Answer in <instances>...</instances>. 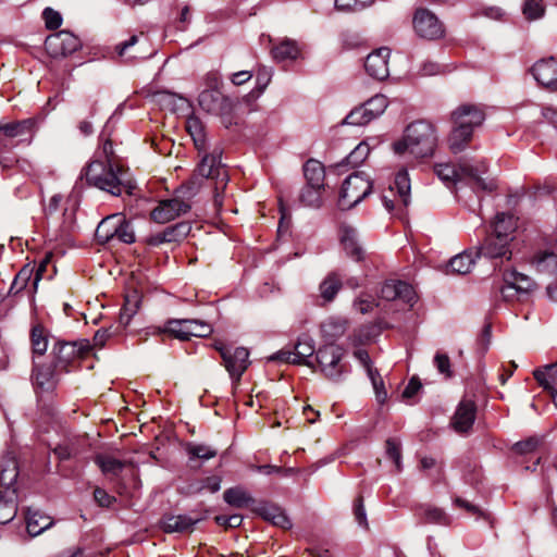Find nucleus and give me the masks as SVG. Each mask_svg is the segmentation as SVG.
<instances>
[{"label": "nucleus", "instance_id": "27", "mask_svg": "<svg viewBox=\"0 0 557 557\" xmlns=\"http://www.w3.org/2000/svg\"><path fill=\"white\" fill-rule=\"evenodd\" d=\"M532 267L544 274L557 273V253L552 250H539L531 260Z\"/></svg>", "mask_w": 557, "mask_h": 557}, {"label": "nucleus", "instance_id": "24", "mask_svg": "<svg viewBox=\"0 0 557 557\" xmlns=\"http://www.w3.org/2000/svg\"><path fill=\"white\" fill-rule=\"evenodd\" d=\"M223 499L227 505L237 509L252 508L256 504L251 493L242 485L226 488L223 493Z\"/></svg>", "mask_w": 557, "mask_h": 557}, {"label": "nucleus", "instance_id": "1", "mask_svg": "<svg viewBox=\"0 0 557 557\" xmlns=\"http://www.w3.org/2000/svg\"><path fill=\"white\" fill-rule=\"evenodd\" d=\"M83 176L88 185L104 190L113 196H121L123 191L131 195L132 189L135 188V184L128 171L115 163L114 160L91 161L85 168Z\"/></svg>", "mask_w": 557, "mask_h": 557}, {"label": "nucleus", "instance_id": "55", "mask_svg": "<svg viewBox=\"0 0 557 557\" xmlns=\"http://www.w3.org/2000/svg\"><path fill=\"white\" fill-rule=\"evenodd\" d=\"M386 455L394 461L397 471L401 470L400 442L395 438L386 441Z\"/></svg>", "mask_w": 557, "mask_h": 557}, {"label": "nucleus", "instance_id": "48", "mask_svg": "<svg viewBox=\"0 0 557 557\" xmlns=\"http://www.w3.org/2000/svg\"><path fill=\"white\" fill-rule=\"evenodd\" d=\"M323 187H315L311 185H306L300 194L299 201L301 205L306 207L318 208L321 206V190Z\"/></svg>", "mask_w": 557, "mask_h": 557}, {"label": "nucleus", "instance_id": "20", "mask_svg": "<svg viewBox=\"0 0 557 557\" xmlns=\"http://www.w3.org/2000/svg\"><path fill=\"white\" fill-rule=\"evenodd\" d=\"M339 240L346 255L355 261L364 258V249L358 240V232L351 225L343 223L339 227Z\"/></svg>", "mask_w": 557, "mask_h": 557}, {"label": "nucleus", "instance_id": "35", "mask_svg": "<svg viewBox=\"0 0 557 557\" xmlns=\"http://www.w3.org/2000/svg\"><path fill=\"white\" fill-rule=\"evenodd\" d=\"M53 521L50 517L39 513L38 511H27L26 530L30 536L41 534L46 529L50 528Z\"/></svg>", "mask_w": 557, "mask_h": 557}, {"label": "nucleus", "instance_id": "57", "mask_svg": "<svg viewBox=\"0 0 557 557\" xmlns=\"http://www.w3.org/2000/svg\"><path fill=\"white\" fill-rule=\"evenodd\" d=\"M42 17L45 20V23H46V27L48 29H57L61 26L62 24V16L61 14L51 9V8H46L42 12Z\"/></svg>", "mask_w": 557, "mask_h": 557}, {"label": "nucleus", "instance_id": "36", "mask_svg": "<svg viewBox=\"0 0 557 557\" xmlns=\"http://www.w3.org/2000/svg\"><path fill=\"white\" fill-rule=\"evenodd\" d=\"M307 185L324 187L325 171L321 162L310 159L304 165Z\"/></svg>", "mask_w": 557, "mask_h": 557}, {"label": "nucleus", "instance_id": "18", "mask_svg": "<svg viewBox=\"0 0 557 557\" xmlns=\"http://www.w3.org/2000/svg\"><path fill=\"white\" fill-rule=\"evenodd\" d=\"M535 81L544 88L557 90V61L554 58L537 61L531 69Z\"/></svg>", "mask_w": 557, "mask_h": 557}, {"label": "nucleus", "instance_id": "25", "mask_svg": "<svg viewBox=\"0 0 557 557\" xmlns=\"http://www.w3.org/2000/svg\"><path fill=\"white\" fill-rule=\"evenodd\" d=\"M321 336L326 343L325 345H334V343L341 338L347 330V321L342 318L331 317L322 322Z\"/></svg>", "mask_w": 557, "mask_h": 557}, {"label": "nucleus", "instance_id": "7", "mask_svg": "<svg viewBox=\"0 0 557 557\" xmlns=\"http://www.w3.org/2000/svg\"><path fill=\"white\" fill-rule=\"evenodd\" d=\"M345 351L337 345H323L315 352L320 371L330 380L338 382L348 373V366L343 362Z\"/></svg>", "mask_w": 557, "mask_h": 557}, {"label": "nucleus", "instance_id": "52", "mask_svg": "<svg viewBox=\"0 0 557 557\" xmlns=\"http://www.w3.org/2000/svg\"><path fill=\"white\" fill-rule=\"evenodd\" d=\"M32 275H33V269L29 268L28 265L23 267L18 271V273L15 275V277L10 286L9 294L10 295L17 294L21 290H23L27 286L28 281L30 280Z\"/></svg>", "mask_w": 557, "mask_h": 557}, {"label": "nucleus", "instance_id": "29", "mask_svg": "<svg viewBox=\"0 0 557 557\" xmlns=\"http://www.w3.org/2000/svg\"><path fill=\"white\" fill-rule=\"evenodd\" d=\"M60 371V367H57V362L53 364L38 366L36 362L34 363V379L37 385L40 387H51L53 386L58 379L57 373Z\"/></svg>", "mask_w": 557, "mask_h": 557}, {"label": "nucleus", "instance_id": "50", "mask_svg": "<svg viewBox=\"0 0 557 557\" xmlns=\"http://www.w3.org/2000/svg\"><path fill=\"white\" fill-rule=\"evenodd\" d=\"M387 98L384 95H375L363 103L370 119L374 120L380 116L387 108Z\"/></svg>", "mask_w": 557, "mask_h": 557}, {"label": "nucleus", "instance_id": "51", "mask_svg": "<svg viewBox=\"0 0 557 557\" xmlns=\"http://www.w3.org/2000/svg\"><path fill=\"white\" fill-rule=\"evenodd\" d=\"M114 238L124 244H133L136 240L132 223L127 221L123 215H121V221L116 223V235H114Z\"/></svg>", "mask_w": 557, "mask_h": 557}, {"label": "nucleus", "instance_id": "44", "mask_svg": "<svg viewBox=\"0 0 557 557\" xmlns=\"http://www.w3.org/2000/svg\"><path fill=\"white\" fill-rule=\"evenodd\" d=\"M203 178L196 173L183 185H181L175 193L184 200L190 202L202 187Z\"/></svg>", "mask_w": 557, "mask_h": 557}, {"label": "nucleus", "instance_id": "3", "mask_svg": "<svg viewBox=\"0 0 557 557\" xmlns=\"http://www.w3.org/2000/svg\"><path fill=\"white\" fill-rule=\"evenodd\" d=\"M454 128L448 137V147L453 153L461 152L472 138L475 127L480 126L485 114L476 104H461L453 113Z\"/></svg>", "mask_w": 557, "mask_h": 557}, {"label": "nucleus", "instance_id": "42", "mask_svg": "<svg viewBox=\"0 0 557 557\" xmlns=\"http://www.w3.org/2000/svg\"><path fill=\"white\" fill-rule=\"evenodd\" d=\"M35 125L34 120L26 119L22 121L0 124V132L8 137H17L29 133Z\"/></svg>", "mask_w": 557, "mask_h": 557}, {"label": "nucleus", "instance_id": "22", "mask_svg": "<svg viewBox=\"0 0 557 557\" xmlns=\"http://www.w3.org/2000/svg\"><path fill=\"white\" fill-rule=\"evenodd\" d=\"M517 230V221L511 214L497 213L491 225V232L487 235L495 236L498 239L513 240V233Z\"/></svg>", "mask_w": 557, "mask_h": 557}, {"label": "nucleus", "instance_id": "2", "mask_svg": "<svg viewBox=\"0 0 557 557\" xmlns=\"http://www.w3.org/2000/svg\"><path fill=\"white\" fill-rule=\"evenodd\" d=\"M437 146V134L433 124L426 121H416L407 126L404 138L393 145L395 153L409 152L414 158H425L433 154Z\"/></svg>", "mask_w": 557, "mask_h": 557}, {"label": "nucleus", "instance_id": "15", "mask_svg": "<svg viewBox=\"0 0 557 557\" xmlns=\"http://www.w3.org/2000/svg\"><path fill=\"white\" fill-rule=\"evenodd\" d=\"M389 55L391 50L387 47H381L369 53L364 61V69L367 73L379 81L387 78L389 75Z\"/></svg>", "mask_w": 557, "mask_h": 557}, {"label": "nucleus", "instance_id": "5", "mask_svg": "<svg viewBox=\"0 0 557 557\" xmlns=\"http://www.w3.org/2000/svg\"><path fill=\"white\" fill-rule=\"evenodd\" d=\"M197 175L203 180L214 182V203L221 207L223 203V191L228 183V172L221 163V151L215 149L212 153L205 154L197 168Z\"/></svg>", "mask_w": 557, "mask_h": 557}, {"label": "nucleus", "instance_id": "60", "mask_svg": "<svg viewBox=\"0 0 557 557\" xmlns=\"http://www.w3.org/2000/svg\"><path fill=\"white\" fill-rule=\"evenodd\" d=\"M221 482L222 479L219 475L207 476L200 482V485L197 488V491L200 492L206 490L210 493H216L221 487Z\"/></svg>", "mask_w": 557, "mask_h": 557}, {"label": "nucleus", "instance_id": "4", "mask_svg": "<svg viewBox=\"0 0 557 557\" xmlns=\"http://www.w3.org/2000/svg\"><path fill=\"white\" fill-rule=\"evenodd\" d=\"M486 171L484 162L480 163V166H473L468 162H461L458 166L451 163H438L434 166V172L438 178L444 182L447 186L455 185L458 182L469 180L473 182V188L485 191H493L496 188L494 182H485L480 173Z\"/></svg>", "mask_w": 557, "mask_h": 557}, {"label": "nucleus", "instance_id": "28", "mask_svg": "<svg viewBox=\"0 0 557 557\" xmlns=\"http://www.w3.org/2000/svg\"><path fill=\"white\" fill-rule=\"evenodd\" d=\"M293 351V364H305L312 367V362L309 360V358L314 354L315 347L314 341L311 337L307 335L299 337Z\"/></svg>", "mask_w": 557, "mask_h": 557}, {"label": "nucleus", "instance_id": "32", "mask_svg": "<svg viewBox=\"0 0 557 557\" xmlns=\"http://www.w3.org/2000/svg\"><path fill=\"white\" fill-rule=\"evenodd\" d=\"M17 512L15 491L7 490L0 494V523L5 524L14 519Z\"/></svg>", "mask_w": 557, "mask_h": 557}, {"label": "nucleus", "instance_id": "9", "mask_svg": "<svg viewBox=\"0 0 557 557\" xmlns=\"http://www.w3.org/2000/svg\"><path fill=\"white\" fill-rule=\"evenodd\" d=\"M412 24L416 34L423 39L436 40L445 33L442 22L426 9H418L414 12Z\"/></svg>", "mask_w": 557, "mask_h": 557}, {"label": "nucleus", "instance_id": "33", "mask_svg": "<svg viewBox=\"0 0 557 557\" xmlns=\"http://www.w3.org/2000/svg\"><path fill=\"white\" fill-rule=\"evenodd\" d=\"M274 60L282 62L286 60H296L300 54V48L297 41L285 38L271 49Z\"/></svg>", "mask_w": 557, "mask_h": 557}, {"label": "nucleus", "instance_id": "11", "mask_svg": "<svg viewBox=\"0 0 557 557\" xmlns=\"http://www.w3.org/2000/svg\"><path fill=\"white\" fill-rule=\"evenodd\" d=\"M190 202L181 198L176 193L170 199L159 202L151 211L150 216L157 223H168L190 210Z\"/></svg>", "mask_w": 557, "mask_h": 557}, {"label": "nucleus", "instance_id": "34", "mask_svg": "<svg viewBox=\"0 0 557 557\" xmlns=\"http://www.w3.org/2000/svg\"><path fill=\"white\" fill-rule=\"evenodd\" d=\"M416 516L420 519L419 523L448 524L447 515L437 507L421 505L416 509Z\"/></svg>", "mask_w": 557, "mask_h": 557}, {"label": "nucleus", "instance_id": "43", "mask_svg": "<svg viewBox=\"0 0 557 557\" xmlns=\"http://www.w3.org/2000/svg\"><path fill=\"white\" fill-rule=\"evenodd\" d=\"M138 41H139L138 36H136V35L131 36L129 39L115 46L116 54L125 61H133V60H137V59L147 58V55H145L141 52H137V51L132 52L131 51ZM150 55H151V53L148 54V57H150Z\"/></svg>", "mask_w": 557, "mask_h": 557}, {"label": "nucleus", "instance_id": "40", "mask_svg": "<svg viewBox=\"0 0 557 557\" xmlns=\"http://www.w3.org/2000/svg\"><path fill=\"white\" fill-rule=\"evenodd\" d=\"M342 288V280L335 273H330L320 284V294L325 301H332Z\"/></svg>", "mask_w": 557, "mask_h": 557}, {"label": "nucleus", "instance_id": "38", "mask_svg": "<svg viewBox=\"0 0 557 557\" xmlns=\"http://www.w3.org/2000/svg\"><path fill=\"white\" fill-rule=\"evenodd\" d=\"M475 251H463L450 259L448 269L453 273L467 274L475 263Z\"/></svg>", "mask_w": 557, "mask_h": 557}, {"label": "nucleus", "instance_id": "41", "mask_svg": "<svg viewBox=\"0 0 557 557\" xmlns=\"http://www.w3.org/2000/svg\"><path fill=\"white\" fill-rule=\"evenodd\" d=\"M533 376L544 389L553 392V385L557 381V362L546 366L543 370H534Z\"/></svg>", "mask_w": 557, "mask_h": 557}, {"label": "nucleus", "instance_id": "31", "mask_svg": "<svg viewBox=\"0 0 557 557\" xmlns=\"http://www.w3.org/2000/svg\"><path fill=\"white\" fill-rule=\"evenodd\" d=\"M94 462L100 468L101 472L111 478H117L125 467V462L107 454H97Z\"/></svg>", "mask_w": 557, "mask_h": 557}, {"label": "nucleus", "instance_id": "37", "mask_svg": "<svg viewBox=\"0 0 557 557\" xmlns=\"http://www.w3.org/2000/svg\"><path fill=\"white\" fill-rule=\"evenodd\" d=\"M121 221V214H112L104 218L96 228V238L99 243L106 244L116 235V223Z\"/></svg>", "mask_w": 557, "mask_h": 557}, {"label": "nucleus", "instance_id": "12", "mask_svg": "<svg viewBox=\"0 0 557 557\" xmlns=\"http://www.w3.org/2000/svg\"><path fill=\"white\" fill-rule=\"evenodd\" d=\"M90 349L88 341L79 343H60L54 347L57 367L67 372L69 367L78 358H83Z\"/></svg>", "mask_w": 557, "mask_h": 557}, {"label": "nucleus", "instance_id": "63", "mask_svg": "<svg viewBox=\"0 0 557 557\" xmlns=\"http://www.w3.org/2000/svg\"><path fill=\"white\" fill-rule=\"evenodd\" d=\"M94 498L96 503L101 507H110L114 502L115 497L109 495L103 488L96 487L94 491Z\"/></svg>", "mask_w": 557, "mask_h": 557}, {"label": "nucleus", "instance_id": "13", "mask_svg": "<svg viewBox=\"0 0 557 557\" xmlns=\"http://www.w3.org/2000/svg\"><path fill=\"white\" fill-rule=\"evenodd\" d=\"M223 364L234 384H238L243 374L250 364L249 351L245 347L232 348L223 352Z\"/></svg>", "mask_w": 557, "mask_h": 557}, {"label": "nucleus", "instance_id": "54", "mask_svg": "<svg viewBox=\"0 0 557 557\" xmlns=\"http://www.w3.org/2000/svg\"><path fill=\"white\" fill-rule=\"evenodd\" d=\"M369 153V145L362 141L347 156L346 162L348 165L358 166L368 158Z\"/></svg>", "mask_w": 557, "mask_h": 557}, {"label": "nucleus", "instance_id": "19", "mask_svg": "<svg viewBox=\"0 0 557 557\" xmlns=\"http://www.w3.org/2000/svg\"><path fill=\"white\" fill-rule=\"evenodd\" d=\"M381 297L385 300L400 299L406 304L412 305L416 293L413 287L406 282L388 280L381 288Z\"/></svg>", "mask_w": 557, "mask_h": 557}, {"label": "nucleus", "instance_id": "62", "mask_svg": "<svg viewBox=\"0 0 557 557\" xmlns=\"http://www.w3.org/2000/svg\"><path fill=\"white\" fill-rule=\"evenodd\" d=\"M434 364L440 373L445 374L447 377L451 375L450 360L446 354L437 352L434 357Z\"/></svg>", "mask_w": 557, "mask_h": 557}, {"label": "nucleus", "instance_id": "61", "mask_svg": "<svg viewBox=\"0 0 557 557\" xmlns=\"http://www.w3.org/2000/svg\"><path fill=\"white\" fill-rule=\"evenodd\" d=\"M354 513L355 519L358 522L359 525L363 528H368V520H367V513L363 506V498L362 496H359L354 504Z\"/></svg>", "mask_w": 557, "mask_h": 557}, {"label": "nucleus", "instance_id": "10", "mask_svg": "<svg viewBox=\"0 0 557 557\" xmlns=\"http://www.w3.org/2000/svg\"><path fill=\"white\" fill-rule=\"evenodd\" d=\"M81 47V40L67 30H60L49 35L45 40V48L52 58H63L72 54Z\"/></svg>", "mask_w": 557, "mask_h": 557}, {"label": "nucleus", "instance_id": "56", "mask_svg": "<svg viewBox=\"0 0 557 557\" xmlns=\"http://www.w3.org/2000/svg\"><path fill=\"white\" fill-rule=\"evenodd\" d=\"M375 305V299L369 294H361L354 301V308L362 314L371 312Z\"/></svg>", "mask_w": 557, "mask_h": 557}, {"label": "nucleus", "instance_id": "39", "mask_svg": "<svg viewBox=\"0 0 557 557\" xmlns=\"http://www.w3.org/2000/svg\"><path fill=\"white\" fill-rule=\"evenodd\" d=\"M186 131L191 136L196 148L199 151L206 148L205 126L199 117L191 115L186 120Z\"/></svg>", "mask_w": 557, "mask_h": 557}, {"label": "nucleus", "instance_id": "6", "mask_svg": "<svg viewBox=\"0 0 557 557\" xmlns=\"http://www.w3.org/2000/svg\"><path fill=\"white\" fill-rule=\"evenodd\" d=\"M372 181L366 173L356 172L343 183L338 197V207L349 210L361 202L372 193Z\"/></svg>", "mask_w": 557, "mask_h": 557}, {"label": "nucleus", "instance_id": "26", "mask_svg": "<svg viewBox=\"0 0 557 557\" xmlns=\"http://www.w3.org/2000/svg\"><path fill=\"white\" fill-rule=\"evenodd\" d=\"M201 520V518H193L187 515H171L166 516L162 520V529L166 533L174 532H188Z\"/></svg>", "mask_w": 557, "mask_h": 557}, {"label": "nucleus", "instance_id": "49", "mask_svg": "<svg viewBox=\"0 0 557 557\" xmlns=\"http://www.w3.org/2000/svg\"><path fill=\"white\" fill-rule=\"evenodd\" d=\"M185 449L190 459L209 460L216 456L215 449L203 444L188 443Z\"/></svg>", "mask_w": 557, "mask_h": 557}, {"label": "nucleus", "instance_id": "21", "mask_svg": "<svg viewBox=\"0 0 557 557\" xmlns=\"http://www.w3.org/2000/svg\"><path fill=\"white\" fill-rule=\"evenodd\" d=\"M475 413L476 406L474 401L470 399L460 401L451 422L454 430L458 433L468 432L475 420Z\"/></svg>", "mask_w": 557, "mask_h": 557}, {"label": "nucleus", "instance_id": "14", "mask_svg": "<svg viewBox=\"0 0 557 557\" xmlns=\"http://www.w3.org/2000/svg\"><path fill=\"white\" fill-rule=\"evenodd\" d=\"M199 106L212 114H225L232 109V100L225 97L219 88H206L199 94Z\"/></svg>", "mask_w": 557, "mask_h": 557}, {"label": "nucleus", "instance_id": "30", "mask_svg": "<svg viewBox=\"0 0 557 557\" xmlns=\"http://www.w3.org/2000/svg\"><path fill=\"white\" fill-rule=\"evenodd\" d=\"M410 189L411 185L408 173L403 169L396 174L394 186L389 187V193L394 195L396 190L397 201L407 207L410 202Z\"/></svg>", "mask_w": 557, "mask_h": 557}, {"label": "nucleus", "instance_id": "59", "mask_svg": "<svg viewBox=\"0 0 557 557\" xmlns=\"http://www.w3.org/2000/svg\"><path fill=\"white\" fill-rule=\"evenodd\" d=\"M541 444V440L537 437H530L525 441H521L515 444L513 449L518 454H528L535 450Z\"/></svg>", "mask_w": 557, "mask_h": 557}, {"label": "nucleus", "instance_id": "45", "mask_svg": "<svg viewBox=\"0 0 557 557\" xmlns=\"http://www.w3.org/2000/svg\"><path fill=\"white\" fill-rule=\"evenodd\" d=\"M505 282H509L512 286H515L517 293L528 294L535 287L532 278L516 271L507 273L505 275Z\"/></svg>", "mask_w": 557, "mask_h": 557}, {"label": "nucleus", "instance_id": "53", "mask_svg": "<svg viewBox=\"0 0 557 557\" xmlns=\"http://www.w3.org/2000/svg\"><path fill=\"white\" fill-rule=\"evenodd\" d=\"M371 121L372 119H370L367 109L361 104L350 111V113L345 117L344 124L362 126Z\"/></svg>", "mask_w": 557, "mask_h": 557}, {"label": "nucleus", "instance_id": "17", "mask_svg": "<svg viewBox=\"0 0 557 557\" xmlns=\"http://www.w3.org/2000/svg\"><path fill=\"white\" fill-rule=\"evenodd\" d=\"M190 231L191 226L188 222H180L150 235L147 237L146 243L152 247H158L162 244L180 243L187 237Z\"/></svg>", "mask_w": 557, "mask_h": 557}, {"label": "nucleus", "instance_id": "47", "mask_svg": "<svg viewBox=\"0 0 557 557\" xmlns=\"http://www.w3.org/2000/svg\"><path fill=\"white\" fill-rule=\"evenodd\" d=\"M30 342L34 355L42 356L48 348V338L40 324H36L30 331Z\"/></svg>", "mask_w": 557, "mask_h": 557}, {"label": "nucleus", "instance_id": "8", "mask_svg": "<svg viewBox=\"0 0 557 557\" xmlns=\"http://www.w3.org/2000/svg\"><path fill=\"white\" fill-rule=\"evenodd\" d=\"M212 326L197 319H173L165 324L164 332L180 341H188L191 336L206 337L212 333Z\"/></svg>", "mask_w": 557, "mask_h": 557}, {"label": "nucleus", "instance_id": "16", "mask_svg": "<svg viewBox=\"0 0 557 557\" xmlns=\"http://www.w3.org/2000/svg\"><path fill=\"white\" fill-rule=\"evenodd\" d=\"M511 243V240L498 239L495 236L486 235L483 243L475 248V256L510 260L512 255Z\"/></svg>", "mask_w": 557, "mask_h": 557}, {"label": "nucleus", "instance_id": "23", "mask_svg": "<svg viewBox=\"0 0 557 557\" xmlns=\"http://www.w3.org/2000/svg\"><path fill=\"white\" fill-rule=\"evenodd\" d=\"M87 447V440L85 437H71L66 438L53 449V454L61 461L76 458L82 455Z\"/></svg>", "mask_w": 557, "mask_h": 557}, {"label": "nucleus", "instance_id": "46", "mask_svg": "<svg viewBox=\"0 0 557 557\" xmlns=\"http://www.w3.org/2000/svg\"><path fill=\"white\" fill-rule=\"evenodd\" d=\"M522 14L527 21H536L544 16L546 7L543 0H524L521 7Z\"/></svg>", "mask_w": 557, "mask_h": 557}, {"label": "nucleus", "instance_id": "58", "mask_svg": "<svg viewBox=\"0 0 557 557\" xmlns=\"http://www.w3.org/2000/svg\"><path fill=\"white\" fill-rule=\"evenodd\" d=\"M119 333V327L110 326L108 329H100L94 336V344L98 347H103L107 341Z\"/></svg>", "mask_w": 557, "mask_h": 557}, {"label": "nucleus", "instance_id": "64", "mask_svg": "<svg viewBox=\"0 0 557 557\" xmlns=\"http://www.w3.org/2000/svg\"><path fill=\"white\" fill-rule=\"evenodd\" d=\"M139 305H140L139 295L136 290H134L125 296V302H124V306L122 307V309L135 314L139 308Z\"/></svg>", "mask_w": 557, "mask_h": 557}]
</instances>
